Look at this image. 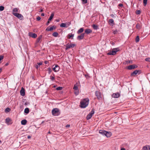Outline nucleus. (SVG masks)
Masks as SVG:
<instances>
[{
    "label": "nucleus",
    "instance_id": "obj_1",
    "mask_svg": "<svg viewBox=\"0 0 150 150\" xmlns=\"http://www.w3.org/2000/svg\"><path fill=\"white\" fill-rule=\"evenodd\" d=\"M89 99L87 98L82 100L80 102L81 107L84 108L86 107L89 104Z\"/></svg>",
    "mask_w": 150,
    "mask_h": 150
},
{
    "label": "nucleus",
    "instance_id": "obj_2",
    "mask_svg": "<svg viewBox=\"0 0 150 150\" xmlns=\"http://www.w3.org/2000/svg\"><path fill=\"white\" fill-rule=\"evenodd\" d=\"M99 133L103 135H105L107 137H110L112 135V134L110 132H107L105 130H100L99 131Z\"/></svg>",
    "mask_w": 150,
    "mask_h": 150
},
{
    "label": "nucleus",
    "instance_id": "obj_3",
    "mask_svg": "<svg viewBox=\"0 0 150 150\" xmlns=\"http://www.w3.org/2000/svg\"><path fill=\"white\" fill-rule=\"evenodd\" d=\"M119 50V48H116L112 49V50L110 51L108 54V55H114L116 54V52Z\"/></svg>",
    "mask_w": 150,
    "mask_h": 150
},
{
    "label": "nucleus",
    "instance_id": "obj_4",
    "mask_svg": "<svg viewBox=\"0 0 150 150\" xmlns=\"http://www.w3.org/2000/svg\"><path fill=\"white\" fill-rule=\"evenodd\" d=\"M52 113L54 116H58L59 114V110L57 108H54L52 110Z\"/></svg>",
    "mask_w": 150,
    "mask_h": 150
},
{
    "label": "nucleus",
    "instance_id": "obj_5",
    "mask_svg": "<svg viewBox=\"0 0 150 150\" xmlns=\"http://www.w3.org/2000/svg\"><path fill=\"white\" fill-rule=\"evenodd\" d=\"M13 14L20 20L23 19V17L21 14L18 13H13Z\"/></svg>",
    "mask_w": 150,
    "mask_h": 150
},
{
    "label": "nucleus",
    "instance_id": "obj_6",
    "mask_svg": "<svg viewBox=\"0 0 150 150\" xmlns=\"http://www.w3.org/2000/svg\"><path fill=\"white\" fill-rule=\"evenodd\" d=\"M95 94L98 99L99 100H100L102 99V95L100 92L99 91H96V92Z\"/></svg>",
    "mask_w": 150,
    "mask_h": 150
},
{
    "label": "nucleus",
    "instance_id": "obj_7",
    "mask_svg": "<svg viewBox=\"0 0 150 150\" xmlns=\"http://www.w3.org/2000/svg\"><path fill=\"white\" fill-rule=\"evenodd\" d=\"M60 68L59 66L57 64H56L54 66V65H53L52 66L53 70L54 72H57L59 70Z\"/></svg>",
    "mask_w": 150,
    "mask_h": 150
},
{
    "label": "nucleus",
    "instance_id": "obj_8",
    "mask_svg": "<svg viewBox=\"0 0 150 150\" xmlns=\"http://www.w3.org/2000/svg\"><path fill=\"white\" fill-rule=\"evenodd\" d=\"M94 113V111L93 110H92L91 111L90 113L87 115L86 118L87 120H89L91 119Z\"/></svg>",
    "mask_w": 150,
    "mask_h": 150
},
{
    "label": "nucleus",
    "instance_id": "obj_9",
    "mask_svg": "<svg viewBox=\"0 0 150 150\" xmlns=\"http://www.w3.org/2000/svg\"><path fill=\"white\" fill-rule=\"evenodd\" d=\"M70 24L69 23H62L60 25V26L61 27L67 28Z\"/></svg>",
    "mask_w": 150,
    "mask_h": 150
},
{
    "label": "nucleus",
    "instance_id": "obj_10",
    "mask_svg": "<svg viewBox=\"0 0 150 150\" xmlns=\"http://www.w3.org/2000/svg\"><path fill=\"white\" fill-rule=\"evenodd\" d=\"M28 35L33 38H35L37 37V35L35 33L30 32L28 33Z\"/></svg>",
    "mask_w": 150,
    "mask_h": 150
},
{
    "label": "nucleus",
    "instance_id": "obj_11",
    "mask_svg": "<svg viewBox=\"0 0 150 150\" xmlns=\"http://www.w3.org/2000/svg\"><path fill=\"white\" fill-rule=\"evenodd\" d=\"M137 67L136 65H131L128 67L127 69L129 70L134 69Z\"/></svg>",
    "mask_w": 150,
    "mask_h": 150
},
{
    "label": "nucleus",
    "instance_id": "obj_12",
    "mask_svg": "<svg viewBox=\"0 0 150 150\" xmlns=\"http://www.w3.org/2000/svg\"><path fill=\"white\" fill-rule=\"evenodd\" d=\"M11 122V119L9 118H7L6 119V122L8 125L11 124L12 123Z\"/></svg>",
    "mask_w": 150,
    "mask_h": 150
},
{
    "label": "nucleus",
    "instance_id": "obj_13",
    "mask_svg": "<svg viewBox=\"0 0 150 150\" xmlns=\"http://www.w3.org/2000/svg\"><path fill=\"white\" fill-rule=\"evenodd\" d=\"M84 34L82 33L81 35L78 36L77 37V39L79 40H81L84 37Z\"/></svg>",
    "mask_w": 150,
    "mask_h": 150
},
{
    "label": "nucleus",
    "instance_id": "obj_14",
    "mask_svg": "<svg viewBox=\"0 0 150 150\" xmlns=\"http://www.w3.org/2000/svg\"><path fill=\"white\" fill-rule=\"evenodd\" d=\"M141 150H150V146H144Z\"/></svg>",
    "mask_w": 150,
    "mask_h": 150
},
{
    "label": "nucleus",
    "instance_id": "obj_15",
    "mask_svg": "<svg viewBox=\"0 0 150 150\" xmlns=\"http://www.w3.org/2000/svg\"><path fill=\"white\" fill-rule=\"evenodd\" d=\"M21 94L22 96H24L25 95V90L22 87L20 91Z\"/></svg>",
    "mask_w": 150,
    "mask_h": 150
},
{
    "label": "nucleus",
    "instance_id": "obj_16",
    "mask_svg": "<svg viewBox=\"0 0 150 150\" xmlns=\"http://www.w3.org/2000/svg\"><path fill=\"white\" fill-rule=\"evenodd\" d=\"M75 46V45L74 44H70V45H67V48H73Z\"/></svg>",
    "mask_w": 150,
    "mask_h": 150
},
{
    "label": "nucleus",
    "instance_id": "obj_17",
    "mask_svg": "<svg viewBox=\"0 0 150 150\" xmlns=\"http://www.w3.org/2000/svg\"><path fill=\"white\" fill-rule=\"evenodd\" d=\"M120 96V94L118 93H113L112 95V97L113 98H117L119 97Z\"/></svg>",
    "mask_w": 150,
    "mask_h": 150
},
{
    "label": "nucleus",
    "instance_id": "obj_18",
    "mask_svg": "<svg viewBox=\"0 0 150 150\" xmlns=\"http://www.w3.org/2000/svg\"><path fill=\"white\" fill-rule=\"evenodd\" d=\"M16 12H20L19 9L17 8H13V13H16Z\"/></svg>",
    "mask_w": 150,
    "mask_h": 150
},
{
    "label": "nucleus",
    "instance_id": "obj_19",
    "mask_svg": "<svg viewBox=\"0 0 150 150\" xmlns=\"http://www.w3.org/2000/svg\"><path fill=\"white\" fill-rule=\"evenodd\" d=\"M92 32V30L89 29H86V30H85V33H86L87 34H88L89 33H90L91 32Z\"/></svg>",
    "mask_w": 150,
    "mask_h": 150
},
{
    "label": "nucleus",
    "instance_id": "obj_20",
    "mask_svg": "<svg viewBox=\"0 0 150 150\" xmlns=\"http://www.w3.org/2000/svg\"><path fill=\"white\" fill-rule=\"evenodd\" d=\"M54 28H55L54 26H52L50 28L47 27L46 30L47 31H51Z\"/></svg>",
    "mask_w": 150,
    "mask_h": 150
},
{
    "label": "nucleus",
    "instance_id": "obj_21",
    "mask_svg": "<svg viewBox=\"0 0 150 150\" xmlns=\"http://www.w3.org/2000/svg\"><path fill=\"white\" fill-rule=\"evenodd\" d=\"M138 72V70H136L134 71L131 74V75L132 76H134L136 75Z\"/></svg>",
    "mask_w": 150,
    "mask_h": 150
},
{
    "label": "nucleus",
    "instance_id": "obj_22",
    "mask_svg": "<svg viewBox=\"0 0 150 150\" xmlns=\"http://www.w3.org/2000/svg\"><path fill=\"white\" fill-rule=\"evenodd\" d=\"M74 34H68V39L71 38V39H73V37H74Z\"/></svg>",
    "mask_w": 150,
    "mask_h": 150
},
{
    "label": "nucleus",
    "instance_id": "obj_23",
    "mask_svg": "<svg viewBox=\"0 0 150 150\" xmlns=\"http://www.w3.org/2000/svg\"><path fill=\"white\" fill-rule=\"evenodd\" d=\"M27 121L25 120H22L21 121V124L22 125H25L27 123Z\"/></svg>",
    "mask_w": 150,
    "mask_h": 150
},
{
    "label": "nucleus",
    "instance_id": "obj_24",
    "mask_svg": "<svg viewBox=\"0 0 150 150\" xmlns=\"http://www.w3.org/2000/svg\"><path fill=\"white\" fill-rule=\"evenodd\" d=\"M83 28H81L78 30L77 33H81L83 31Z\"/></svg>",
    "mask_w": 150,
    "mask_h": 150
},
{
    "label": "nucleus",
    "instance_id": "obj_25",
    "mask_svg": "<svg viewBox=\"0 0 150 150\" xmlns=\"http://www.w3.org/2000/svg\"><path fill=\"white\" fill-rule=\"evenodd\" d=\"M92 27L95 30H97L98 28V25H96L95 24H93L92 25Z\"/></svg>",
    "mask_w": 150,
    "mask_h": 150
},
{
    "label": "nucleus",
    "instance_id": "obj_26",
    "mask_svg": "<svg viewBox=\"0 0 150 150\" xmlns=\"http://www.w3.org/2000/svg\"><path fill=\"white\" fill-rule=\"evenodd\" d=\"M24 112L26 114H28L29 112V109L28 108H26L24 110Z\"/></svg>",
    "mask_w": 150,
    "mask_h": 150
},
{
    "label": "nucleus",
    "instance_id": "obj_27",
    "mask_svg": "<svg viewBox=\"0 0 150 150\" xmlns=\"http://www.w3.org/2000/svg\"><path fill=\"white\" fill-rule=\"evenodd\" d=\"M58 35V33L57 32H54L52 34V35L54 37H57Z\"/></svg>",
    "mask_w": 150,
    "mask_h": 150
},
{
    "label": "nucleus",
    "instance_id": "obj_28",
    "mask_svg": "<svg viewBox=\"0 0 150 150\" xmlns=\"http://www.w3.org/2000/svg\"><path fill=\"white\" fill-rule=\"evenodd\" d=\"M54 16V13H52L51 14V15L50 18L48 19L49 21H51L52 20V18H53Z\"/></svg>",
    "mask_w": 150,
    "mask_h": 150
},
{
    "label": "nucleus",
    "instance_id": "obj_29",
    "mask_svg": "<svg viewBox=\"0 0 150 150\" xmlns=\"http://www.w3.org/2000/svg\"><path fill=\"white\" fill-rule=\"evenodd\" d=\"M74 93H75V94L76 95H77L79 93V89H76V90H74Z\"/></svg>",
    "mask_w": 150,
    "mask_h": 150
},
{
    "label": "nucleus",
    "instance_id": "obj_30",
    "mask_svg": "<svg viewBox=\"0 0 150 150\" xmlns=\"http://www.w3.org/2000/svg\"><path fill=\"white\" fill-rule=\"evenodd\" d=\"M42 38V36H40V37H39L37 39V42H40Z\"/></svg>",
    "mask_w": 150,
    "mask_h": 150
},
{
    "label": "nucleus",
    "instance_id": "obj_31",
    "mask_svg": "<svg viewBox=\"0 0 150 150\" xmlns=\"http://www.w3.org/2000/svg\"><path fill=\"white\" fill-rule=\"evenodd\" d=\"M73 88H74V90L78 89V87L77 85V84L74 85Z\"/></svg>",
    "mask_w": 150,
    "mask_h": 150
},
{
    "label": "nucleus",
    "instance_id": "obj_32",
    "mask_svg": "<svg viewBox=\"0 0 150 150\" xmlns=\"http://www.w3.org/2000/svg\"><path fill=\"white\" fill-rule=\"evenodd\" d=\"M136 28L137 29H139L141 28V26L139 24H137L136 25Z\"/></svg>",
    "mask_w": 150,
    "mask_h": 150
},
{
    "label": "nucleus",
    "instance_id": "obj_33",
    "mask_svg": "<svg viewBox=\"0 0 150 150\" xmlns=\"http://www.w3.org/2000/svg\"><path fill=\"white\" fill-rule=\"evenodd\" d=\"M139 36H137L136 38V42H138L139 41Z\"/></svg>",
    "mask_w": 150,
    "mask_h": 150
},
{
    "label": "nucleus",
    "instance_id": "obj_34",
    "mask_svg": "<svg viewBox=\"0 0 150 150\" xmlns=\"http://www.w3.org/2000/svg\"><path fill=\"white\" fill-rule=\"evenodd\" d=\"M109 22L110 23L113 24L114 20L112 19H111L109 20Z\"/></svg>",
    "mask_w": 150,
    "mask_h": 150
},
{
    "label": "nucleus",
    "instance_id": "obj_35",
    "mask_svg": "<svg viewBox=\"0 0 150 150\" xmlns=\"http://www.w3.org/2000/svg\"><path fill=\"white\" fill-rule=\"evenodd\" d=\"M62 89V87H59L56 88V90L57 91L61 90Z\"/></svg>",
    "mask_w": 150,
    "mask_h": 150
},
{
    "label": "nucleus",
    "instance_id": "obj_36",
    "mask_svg": "<svg viewBox=\"0 0 150 150\" xmlns=\"http://www.w3.org/2000/svg\"><path fill=\"white\" fill-rule=\"evenodd\" d=\"M4 9V7L3 6H0V11H3Z\"/></svg>",
    "mask_w": 150,
    "mask_h": 150
},
{
    "label": "nucleus",
    "instance_id": "obj_37",
    "mask_svg": "<svg viewBox=\"0 0 150 150\" xmlns=\"http://www.w3.org/2000/svg\"><path fill=\"white\" fill-rule=\"evenodd\" d=\"M10 109L9 108H7L6 109L5 112H9L10 111Z\"/></svg>",
    "mask_w": 150,
    "mask_h": 150
},
{
    "label": "nucleus",
    "instance_id": "obj_38",
    "mask_svg": "<svg viewBox=\"0 0 150 150\" xmlns=\"http://www.w3.org/2000/svg\"><path fill=\"white\" fill-rule=\"evenodd\" d=\"M47 71H48V72L49 74H50L52 71L51 69L50 68H48L47 69Z\"/></svg>",
    "mask_w": 150,
    "mask_h": 150
},
{
    "label": "nucleus",
    "instance_id": "obj_39",
    "mask_svg": "<svg viewBox=\"0 0 150 150\" xmlns=\"http://www.w3.org/2000/svg\"><path fill=\"white\" fill-rule=\"evenodd\" d=\"M145 60L146 61L150 62V58H147L145 59Z\"/></svg>",
    "mask_w": 150,
    "mask_h": 150
},
{
    "label": "nucleus",
    "instance_id": "obj_40",
    "mask_svg": "<svg viewBox=\"0 0 150 150\" xmlns=\"http://www.w3.org/2000/svg\"><path fill=\"white\" fill-rule=\"evenodd\" d=\"M147 0H143V2L145 6H146L147 4Z\"/></svg>",
    "mask_w": 150,
    "mask_h": 150
},
{
    "label": "nucleus",
    "instance_id": "obj_41",
    "mask_svg": "<svg viewBox=\"0 0 150 150\" xmlns=\"http://www.w3.org/2000/svg\"><path fill=\"white\" fill-rule=\"evenodd\" d=\"M140 13L141 11L139 10H137L136 11V13L137 14H139Z\"/></svg>",
    "mask_w": 150,
    "mask_h": 150
},
{
    "label": "nucleus",
    "instance_id": "obj_42",
    "mask_svg": "<svg viewBox=\"0 0 150 150\" xmlns=\"http://www.w3.org/2000/svg\"><path fill=\"white\" fill-rule=\"evenodd\" d=\"M4 56L3 55L0 56V63H1V61L4 58Z\"/></svg>",
    "mask_w": 150,
    "mask_h": 150
},
{
    "label": "nucleus",
    "instance_id": "obj_43",
    "mask_svg": "<svg viewBox=\"0 0 150 150\" xmlns=\"http://www.w3.org/2000/svg\"><path fill=\"white\" fill-rule=\"evenodd\" d=\"M83 3V4H86L87 3V0H81Z\"/></svg>",
    "mask_w": 150,
    "mask_h": 150
},
{
    "label": "nucleus",
    "instance_id": "obj_44",
    "mask_svg": "<svg viewBox=\"0 0 150 150\" xmlns=\"http://www.w3.org/2000/svg\"><path fill=\"white\" fill-rule=\"evenodd\" d=\"M36 19L37 21H39L41 19V18L40 16H38L36 18Z\"/></svg>",
    "mask_w": 150,
    "mask_h": 150
},
{
    "label": "nucleus",
    "instance_id": "obj_45",
    "mask_svg": "<svg viewBox=\"0 0 150 150\" xmlns=\"http://www.w3.org/2000/svg\"><path fill=\"white\" fill-rule=\"evenodd\" d=\"M117 30H114L113 32V33L114 34H116V33H117Z\"/></svg>",
    "mask_w": 150,
    "mask_h": 150
},
{
    "label": "nucleus",
    "instance_id": "obj_46",
    "mask_svg": "<svg viewBox=\"0 0 150 150\" xmlns=\"http://www.w3.org/2000/svg\"><path fill=\"white\" fill-rule=\"evenodd\" d=\"M51 79L53 81L54 80V77L51 76Z\"/></svg>",
    "mask_w": 150,
    "mask_h": 150
},
{
    "label": "nucleus",
    "instance_id": "obj_47",
    "mask_svg": "<svg viewBox=\"0 0 150 150\" xmlns=\"http://www.w3.org/2000/svg\"><path fill=\"white\" fill-rule=\"evenodd\" d=\"M39 66L38 65V64L36 65V66H35V67L37 69H38L39 68Z\"/></svg>",
    "mask_w": 150,
    "mask_h": 150
},
{
    "label": "nucleus",
    "instance_id": "obj_48",
    "mask_svg": "<svg viewBox=\"0 0 150 150\" xmlns=\"http://www.w3.org/2000/svg\"><path fill=\"white\" fill-rule=\"evenodd\" d=\"M50 21H49V20H48V21H47V23H46V25H48L50 23Z\"/></svg>",
    "mask_w": 150,
    "mask_h": 150
},
{
    "label": "nucleus",
    "instance_id": "obj_49",
    "mask_svg": "<svg viewBox=\"0 0 150 150\" xmlns=\"http://www.w3.org/2000/svg\"><path fill=\"white\" fill-rule=\"evenodd\" d=\"M119 6L120 7H122L123 6V5L122 4H120L119 5Z\"/></svg>",
    "mask_w": 150,
    "mask_h": 150
},
{
    "label": "nucleus",
    "instance_id": "obj_50",
    "mask_svg": "<svg viewBox=\"0 0 150 150\" xmlns=\"http://www.w3.org/2000/svg\"><path fill=\"white\" fill-rule=\"evenodd\" d=\"M42 64V62H40L38 63V65L39 66L40 65H41Z\"/></svg>",
    "mask_w": 150,
    "mask_h": 150
},
{
    "label": "nucleus",
    "instance_id": "obj_51",
    "mask_svg": "<svg viewBox=\"0 0 150 150\" xmlns=\"http://www.w3.org/2000/svg\"><path fill=\"white\" fill-rule=\"evenodd\" d=\"M31 137V136H30L28 135V139L30 138Z\"/></svg>",
    "mask_w": 150,
    "mask_h": 150
},
{
    "label": "nucleus",
    "instance_id": "obj_52",
    "mask_svg": "<svg viewBox=\"0 0 150 150\" xmlns=\"http://www.w3.org/2000/svg\"><path fill=\"white\" fill-rule=\"evenodd\" d=\"M43 11V10L42 9H40L39 11L40 12H41Z\"/></svg>",
    "mask_w": 150,
    "mask_h": 150
},
{
    "label": "nucleus",
    "instance_id": "obj_53",
    "mask_svg": "<svg viewBox=\"0 0 150 150\" xmlns=\"http://www.w3.org/2000/svg\"><path fill=\"white\" fill-rule=\"evenodd\" d=\"M121 150H125V149L124 148H122L121 149Z\"/></svg>",
    "mask_w": 150,
    "mask_h": 150
},
{
    "label": "nucleus",
    "instance_id": "obj_54",
    "mask_svg": "<svg viewBox=\"0 0 150 150\" xmlns=\"http://www.w3.org/2000/svg\"><path fill=\"white\" fill-rule=\"evenodd\" d=\"M41 16H45V14L44 13H42L41 14Z\"/></svg>",
    "mask_w": 150,
    "mask_h": 150
},
{
    "label": "nucleus",
    "instance_id": "obj_55",
    "mask_svg": "<svg viewBox=\"0 0 150 150\" xmlns=\"http://www.w3.org/2000/svg\"><path fill=\"white\" fill-rule=\"evenodd\" d=\"M48 62V61H45V64H47Z\"/></svg>",
    "mask_w": 150,
    "mask_h": 150
},
{
    "label": "nucleus",
    "instance_id": "obj_56",
    "mask_svg": "<svg viewBox=\"0 0 150 150\" xmlns=\"http://www.w3.org/2000/svg\"><path fill=\"white\" fill-rule=\"evenodd\" d=\"M70 126V125H66V127H69Z\"/></svg>",
    "mask_w": 150,
    "mask_h": 150
},
{
    "label": "nucleus",
    "instance_id": "obj_57",
    "mask_svg": "<svg viewBox=\"0 0 150 150\" xmlns=\"http://www.w3.org/2000/svg\"><path fill=\"white\" fill-rule=\"evenodd\" d=\"M1 71H2V69H1L0 68V73H1Z\"/></svg>",
    "mask_w": 150,
    "mask_h": 150
},
{
    "label": "nucleus",
    "instance_id": "obj_58",
    "mask_svg": "<svg viewBox=\"0 0 150 150\" xmlns=\"http://www.w3.org/2000/svg\"><path fill=\"white\" fill-rule=\"evenodd\" d=\"M59 20H56V21L57 22H59Z\"/></svg>",
    "mask_w": 150,
    "mask_h": 150
},
{
    "label": "nucleus",
    "instance_id": "obj_59",
    "mask_svg": "<svg viewBox=\"0 0 150 150\" xmlns=\"http://www.w3.org/2000/svg\"><path fill=\"white\" fill-rule=\"evenodd\" d=\"M48 133H50V132H49Z\"/></svg>",
    "mask_w": 150,
    "mask_h": 150
}]
</instances>
